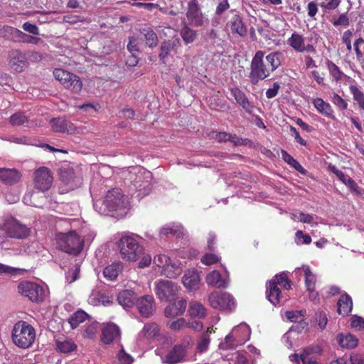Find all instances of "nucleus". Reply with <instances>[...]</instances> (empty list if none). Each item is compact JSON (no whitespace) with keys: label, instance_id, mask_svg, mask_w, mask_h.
<instances>
[{"label":"nucleus","instance_id":"8fccbe9b","mask_svg":"<svg viewBox=\"0 0 364 364\" xmlns=\"http://www.w3.org/2000/svg\"><path fill=\"white\" fill-rule=\"evenodd\" d=\"M28 122V117L24 112H18L13 114L9 118V123L12 126H21Z\"/></svg>","mask_w":364,"mask_h":364},{"label":"nucleus","instance_id":"3c124183","mask_svg":"<svg viewBox=\"0 0 364 364\" xmlns=\"http://www.w3.org/2000/svg\"><path fill=\"white\" fill-rule=\"evenodd\" d=\"M208 136L210 139H214L219 143L232 140V134L225 132L211 131L208 133Z\"/></svg>","mask_w":364,"mask_h":364},{"label":"nucleus","instance_id":"c03bdc74","mask_svg":"<svg viewBox=\"0 0 364 364\" xmlns=\"http://www.w3.org/2000/svg\"><path fill=\"white\" fill-rule=\"evenodd\" d=\"M349 90L353 100L358 103L360 109L364 111V92L357 86L353 85L349 86Z\"/></svg>","mask_w":364,"mask_h":364},{"label":"nucleus","instance_id":"473e14b6","mask_svg":"<svg viewBox=\"0 0 364 364\" xmlns=\"http://www.w3.org/2000/svg\"><path fill=\"white\" fill-rule=\"evenodd\" d=\"M188 314L191 318H204L207 315V311L205 306L200 303L191 301L188 310Z\"/></svg>","mask_w":364,"mask_h":364},{"label":"nucleus","instance_id":"20e7f679","mask_svg":"<svg viewBox=\"0 0 364 364\" xmlns=\"http://www.w3.org/2000/svg\"><path fill=\"white\" fill-rule=\"evenodd\" d=\"M55 240L58 250L74 256L78 255L84 247V238L75 231L58 233L55 236Z\"/></svg>","mask_w":364,"mask_h":364},{"label":"nucleus","instance_id":"4d7b16f0","mask_svg":"<svg viewBox=\"0 0 364 364\" xmlns=\"http://www.w3.org/2000/svg\"><path fill=\"white\" fill-rule=\"evenodd\" d=\"M331 102L333 105L341 110H345L348 107L347 102L343 99L338 94L333 93L331 97Z\"/></svg>","mask_w":364,"mask_h":364},{"label":"nucleus","instance_id":"338daca9","mask_svg":"<svg viewBox=\"0 0 364 364\" xmlns=\"http://www.w3.org/2000/svg\"><path fill=\"white\" fill-rule=\"evenodd\" d=\"M341 0H326L321 3V8L327 10H334L340 5Z\"/></svg>","mask_w":364,"mask_h":364},{"label":"nucleus","instance_id":"79ce46f5","mask_svg":"<svg viewBox=\"0 0 364 364\" xmlns=\"http://www.w3.org/2000/svg\"><path fill=\"white\" fill-rule=\"evenodd\" d=\"M326 66L329 71V74L336 82H338L342 80L343 77H346V75L341 70L338 66H337L333 62L328 60L326 62Z\"/></svg>","mask_w":364,"mask_h":364},{"label":"nucleus","instance_id":"dca6fc26","mask_svg":"<svg viewBox=\"0 0 364 364\" xmlns=\"http://www.w3.org/2000/svg\"><path fill=\"white\" fill-rule=\"evenodd\" d=\"M9 65L17 73L23 72L28 66V62L26 55L20 50H12L9 53Z\"/></svg>","mask_w":364,"mask_h":364},{"label":"nucleus","instance_id":"a18cd8bd","mask_svg":"<svg viewBox=\"0 0 364 364\" xmlns=\"http://www.w3.org/2000/svg\"><path fill=\"white\" fill-rule=\"evenodd\" d=\"M239 346L241 345L239 343L235 341L233 335L230 332L225 336L224 341L220 343L219 349L221 350H228L230 349H235Z\"/></svg>","mask_w":364,"mask_h":364},{"label":"nucleus","instance_id":"1a4fd4ad","mask_svg":"<svg viewBox=\"0 0 364 364\" xmlns=\"http://www.w3.org/2000/svg\"><path fill=\"white\" fill-rule=\"evenodd\" d=\"M208 301L213 309L224 311H232L235 308L234 297L227 292L215 291L208 296Z\"/></svg>","mask_w":364,"mask_h":364},{"label":"nucleus","instance_id":"5701e85b","mask_svg":"<svg viewBox=\"0 0 364 364\" xmlns=\"http://www.w3.org/2000/svg\"><path fill=\"white\" fill-rule=\"evenodd\" d=\"M21 173L16 168H0V181L4 184L13 185L21 178Z\"/></svg>","mask_w":364,"mask_h":364},{"label":"nucleus","instance_id":"ea45409f","mask_svg":"<svg viewBox=\"0 0 364 364\" xmlns=\"http://www.w3.org/2000/svg\"><path fill=\"white\" fill-rule=\"evenodd\" d=\"M282 158V159L289 164L291 167L294 168L295 170L299 171L301 173H305L306 170L304 167L289 154L287 153L284 149L281 150Z\"/></svg>","mask_w":364,"mask_h":364},{"label":"nucleus","instance_id":"774afa93","mask_svg":"<svg viewBox=\"0 0 364 364\" xmlns=\"http://www.w3.org/2000/svg\"><path fill=\"white\" fill-rule=\"evenodd\" d=\"M353 36V31L350 30L346 31L342 36V41L343 43L346 44V48L348 50H351L352 45H351V38Z\"/></svg>","mask_w":364,"mask_h":364},{"label":"nucleus","instance_id":"e433bc0d","mask_svg":"<svg viewBox=\"0 0 364 364\" xmlns=\"http://www.w3.org/2000/svg\"><path fill=\"white\" fill-rule=\"evenodd\" d=\"M305 277V286L307 291H313L316 289V277L311 272L309 266L302 267Z\"/></svg>","mask_w":364,"mask_h":364},{"label":"nucleus","instance_id":"f3484780","mask_svg":"<svg viewBox=\"0 0 364 364\" xmlns=\"http://www.w3.org/2000/svg\"><path fill=\"white\" fill-rule=\"evenodd\" d=\"M177 286L171 281H161L156 287V294L161 300H168L176 296Z\"/></svg>","mask_w":364,"mask_h":364},{"label":"nucleus","instance_id":"bb28decb","mask_svg":"<svg viewBox=\"0 0 364 364\" xmlns=\"http://www.w3.org/2000/svg\"><path fill=\"white\" fill-rule=\"evenodd\" d=\"M235 341L240 345L245 343L250 337V329L246 324H240L235 327L232 331Z\"/></svg>","mask_w":364,"mask_h":364},{"label":"nucleus","instance_id":"e2e57ef3","mask_svg":"<svg viewBox=\"0 0 364 364\" xmlns=\"http://www.w3.org/2000/svg\"><path fill=\"white\" fill-rule=\"evenodd\" d=\"M201 262L205 265H211L218 263L220 258L215 254L206 253L200 259Z\"/></svg>","mask_w":364,"mask_h":364},{"label":"nucleus","instance_id":"a19ab883","mask_svg":"<svg viewBox=\"0 0 364 364\" xmlns=\"http://www.w3.org/2000/svg\"><path fill=\"white\" fill-rule=\"evenodd\" d=\"M206 282L208 285H211L217 288L224 287V282L222 280L221 274L217 270H214L207 275Z\"/></svg>","mask_w":364,"mask_h":364},{"label":"nucleus","instance_id":"9b49d317","mask_svg":"<svg viewBox=\"0 0 364 364\" xmlns=\"http://www.w3.org/2000/svg\"><path fill=\"white\" fill-rule=\"evenodd\" d=\"M53 183V174L47 167L42 166L33 173V185L36 189L41 192L48 191Z\"/></svg>","mask_w":364,"mask_h":364},{"label":"nucleus","instance_id":"2eb2a0df","mask_svg":"<svg viewBox=\"0 0 364 364\" xmlns=\"http://www.w3.org/2000/svg\"><path fill=\"white\" fill-rule=\"evenodd\" d=\"M105 205L111 211L121 210L124 207V196L118 189L109 191L105 199Z\"/></svg>","mask_w":364,"mask_h":364},{"label":"nucleus","instance_id":"864d4df0","mask_svg":"<svg viewBox=\"0 0 364 364\" xmlns=\"http://www.w3.org/2000/svg\"><path fill=\"white\" fill-rule=\"evenodd\" d=\"M171 51H174V50L171 46V44L167 41H164L161 43L160 46V53L159 54V59L164 63H166V58L169 55Z\"/></svg>","mask_w":364,"mask_h":364},{"label":"nucleus","instance_id":"2f4dec72","mask_svg":"<svg viewBox=\"0 0 364 364\" xmlns=\"http://www.w3.org/2000/svg\"><path fill=\"white\" fill-rule=\"evenodd\" d=\"M55 349L62 353H70L77 349V345L72 339L58 338L55 341Z\"/></svg>","mask_w":364,"mask_h":364},{"label":"nucleus","instance_id":"a878e982","mask_svg":"<svg viewBox=\"0 0 364 364\" xmlns=\"http://www.w3.org/2000/svg\"><path fill=\"white\" fill-rule=\"evenodd\" d=\"M312 104L320 114L331 119H336L333 114V109L331 105L328 102H326L323 99L316 97L313 100Z\"/></svg>","mask_w":364,"mask_h":364},{"label":"nucleus","instance_id":"c9c22d12","mask_svg":"<svg viewBox=\"0 0 364 364\" xmlns=\"http://www.w3.org/2000/svg\"><path fill=\"white\" fill-rule=\"evenodd\" d=\"M140 33L143 36L145 43L149 48H154L158 44V36L151 28H144L140 30Z\"/></svg>","mask_w":364,"mask_h":364},{"label":"nucleus","instance_id":"39448f33","mask_svg":"<svg viewBox=\"0 0 364 364\" xmlns=\"http://www.w3.org/2000/svg\"><path fill=\"white\" fill-rule=\"evenodd\" d=\"M31 228L14 217H9L0 223V233L4 237L24 240L31 235Z\"/></svg>","mask_w":364,"mask_h":364},{"label":"nucleus","instance_id":"680f3d73","mask_svg":"<svg viewBox=\"0 0 364 364\" xmlns=\"http://www.w3.org/2000/svg\"><path fill=\"white\" fill-rule=\"evenodd\" d=\"M117 360L120 364H132L133 358L127 353L123 348H122L117 353Z\"/></svg>","mask_w":364,"mask_h":364},{"label":"nucleus","instance_id":"f03ea898","mask_svg":"<svg viewBox=\"0 0 364 364\" xmlns=\"http://www.w3.org/2000/svg\"><path fill=\"white\" fill-rule=\"evenodd\" d=\"M117 247L123 259L129 262L140 259L138 264L139 268L148 267L151 264V256L145 253L144 247L133 235H123L117 242Z\"/></svg>","mask_w":364,"mask_h":364},{"label":"nucleus","instance_id":"72a5a7b5","mask_svg":"<svg viewBox=\"0 0 364 364\" xmlns=\"http://www.w3.org/2000/svg\"><path fill=\"white\" fill-rule=\"evenodd\" d=\"M213 332H214L213 328L208 327L206 331L201 335L196 345L198 353H203L208 350L210 343V336Z\"/></svg>","mask_w":364,"mask_h":364},{"label":"nucleus","instance_id":"603ef678","mask_svg":"<svg viewBox=\"0 0 364 364\" xmlns=\"http://www.w3.org/2000/svg\"><path fill=\"white\" fill-rule=\"evenodd\" d=\"M100 328L98 322H92L87 325L84 330L83 336L86 338L94 339L95 338Z\"/></svg>","mask_w":364,"mask_h":364},{"label":"nucleus","instance_id":"f8f14e48","mask_svg":"<svg viewBox=\"0 0 364 364\" xmlns=\"http://www.w3.org/2000/svg\"><path fill=\"white\" fill-rule=\"evenodd\" d=\"M154 263L161 268V274L168 278H174L181 273L179 267L176 264H173L171 262V259L166 255L160 254L156 255L154 258Z\"/></svg>","mask_w":364,"mask_h":364},{"label":"nucleus","instance_id":"5fc2aeb1","mask_svg":"<svg viewBox=\"0 0 364 364\" xmlns=\"http://www.w3.org/2000/svg\"><path fill=\"white\" fill-rule=\"evenodd\" d=\"M230 364H250L247 358L240 352L236 351L227 358Z\"/></svg>","mask_w":364,"mask_h":364},{"label":"nucleus","instance_id":"0e129e2a","mask_svg":"<svg viewBox=\"0 0 364 364\" xmlns=\"http://www.w3.org/2000/svg\"><path fill=\"white\" fill-rule=\"evenodd\" d=\"M160 234L162 235H166V236H167L168 235H175L176 237H180L182 235V232H181V228L178 227L175 228V227L168 226V227L163 228L160 230Z\"/></svg>","mask_w":364,"mask_h":364},{"label":"nucleus","instance_id":"de8ad7c7","mask_svg":"<svg viewBox=\"0 0 364 364\" xmlns=\"http://www.w3.org/2000/svg\"><path fill=\"white\" fill-rule=\"evenodd\" d=\"M269 282H274L277 287L280 285L287 290L291 287V282L288 279L287 275L284 272L275 275Z\"/></svg>","mask_w":364,"mask_h":364},{"label":"nucleus","instance_id":"6ab92c4d","mask_svg":"<svg viewBox=\"0 0 364 364\" xmlns=\"http://www.w3.org/2000/svg\"><path fill=\"white\" fill-rule=\"evenodd\" d=\"M139 314L145 318L153 315L155 311L154 299L152 296L146 295L136 299V301Z\"/></svg>","mask_w":364,"mask_h":364},{"label":"nucleus","instance_id":"7ed1b4c3","mask_svg":"<svg viewBox=\"0 0 364 364\" xmlns=\"http://www.w3.org/2000/svg\"><path fill=\"white\" fill-rule=\"evenodd\" d=\"M11 339L19 348H29L35 341L36 330L28 322L18 321L13 326Z\"/></svg>","mask_w":364,"mask_h":364},{"label":"nucleus","instance_id":"bf43d9fd","mask_svg":"<svg viewBox=\"0 0 364 364\" xmlns=\"http://www.w3.org/2000/svg\"><path fill=\"white\" fill-rule=\"evenodd\" d=\"M168 325L171 330L179 331L187 327V321L184 318H180L168 322Z\"/></svg>","mask_w":364,"mask_h":364},{"label":"nucleus","instance_id":"7c9ffc66","mask_svg":"<svg viewBox=\"0 0 364 364\" xmlns=\"http://www.w3.org/2000/svg\"><path fill=\"white\" fill-rule=\"evenodd\" d=\"M123 267L121 262H113L104 269L103 275L108 280L114 281L122 272Z\"/></svg>","mask_w":364,"mask_h":364},{"label":"nucleus","instance_id":"b1692460","mask_svg":"<svg viewBox=\"0 0 364 364\" xmlns=\"http://www.w3.org/2000/svg\"><path fill=\"white\" fill-rule=\"evenodd\" d=\"M187 306V301L181 299L170 305L167 306L164 310L166 317H175L182 315Z\"/></svg>","mask_w":364,"mask_h":364},{"label":"nucleus","instance_id":"49530a36","mask_svg":"<svg viewBox=\"0 0 364 364\" xmlns=\"http://www.w3.org/2000/svg\"><path fill=\"white\" fill-rule=\"evenodd\" d=\"M338 341L341 347L346 348H353L358 343L357 338L352 334H348L344 337L339 336Z\"/></svg>","mask_w":364,"mask_h":364},{"label":"nucleus","instance_id":"9d476101","mask_svg":"<svg viewBox=\"0 0 364 364\" xmlns=\"http://www.w3.org/2000/svg\"><path fill=\"white\" fill-rule=\"evenodd\" d=\"M18 292L30 301L39 303L44 300L45 291L41 285L31 282H22L18 285Z\"/></svg>","mask_w":364,"mask_h":364},{"label":"nucleus","instance_id":"6e6552de","mask_svg":"<svg viewBox=\"0 0 364 364\" xmlns=\"http://www.w3.org/2000/svg\"><path fill=\"white\" fill-rule=\"evenodd\" d=\"M322 353V348L318 346H309L303 348L301 353H293L289 355V360L295 364H320L316 358Z\"/></svg>","mask_w":364,"mask_h":364},{"label":"nucleus","instance_id":"cd10ccee","mask_svg":"<svg viewBox=\"0 0 364 364\" xmlns=\"http://www.w3.org/2000/svg\"><path fill=\"white\" fill-rule=\"evenodd\" d=\"M229 26L232 33H237L241 37L247 35V28L240 15H234L229 22Z\"/></svg>","mask_w":364,"mask_h":364},{"label":"nucleus","instance_id":"412c9836","mask_svg":"<svg viewBox=\"0 0 364 364\" xmlns=\"http://www.w3.org/2000/svg\"><path fill=\"white\" fill-rule=\"evenodd\" d=\"M52 130L55 132L73 134L76 127L70 121L63 117L53 118L50 120Z\"/></svg>","mask_w":364,"mask_h":364},{"label":"nucleus","instance_id":"0eeeda50","mask_svg":"<svg viewBox=\"0 0 364 364\" xmlns=\"http://www.w3.org/2000/svg\"><path fill=\"white\" fill-rule=\"evenodd\" d=\"M53 75L65 88L70 90L72 92L78 94L82 90V82L75 74L63 69L55 68L53 71Z\"/></svg>","mask_w":364,"mask_h":364},{"label":"nucleus","instance_id":"4468645a","mask_svg":"<svg viewBox=\"0 0 364 364\" xmlns=\"http://www.w3.org/2000/svg\"><path fill=\"white\" fill-rule=\"evenodd\" d=\"M287 43L296 52L316 53V50L312 44H306L305 38L296 32H294L287 39Z\"/></svg>","mask_w":364,"mask_h":364},{"label":"nucleus","instance_id":"69168bd1","mask_svg":"<svg viewBox=\"0 0 364 364\" xmlns=\"http://www.w3.org/2000/svg\"><path fill=\"white\" fill-rule=\"evenodd\" d=\"M127 49L132 53V55H136L139 53V43L134 37H130L127 45Z\"/></svg>","mask_w":364,"mask_h":364},{"label":"nucleus","instance_id":"423d86ee","mask_svg":"<svg viewBox=\"0 0 364 364\" xmlns=\"http://www.w3.org/2000/svg\"><path fill=\"white\" fill-rule=\"evenodd\" d=\"M193 340L191 337L184 338L181 343L174 345L162 358L163 363L177 364L185 360L188 350L193 346Z\"/></svg>","mask_w":364,"mask_h":364},{"label":"nucleus","instance_id":"c756f323","mask_svg":"<svg viewBox=\"0 0 364 364\" xmlns=\"http://www.w3.org/2000/svg\"><path fill=\"white\" fill-rule=\"evenodd\" d=\"M266 296L267 299L274 306L278 304L280 301L281 291L278 287H277L274 282H268L266 284Z\"/></svg>","mask_w":364,"mask_h":364},{"label":"nucleus","instance_id":"f257e3e1","mask_svg":"<svg viewBox=\"0 0 364 364\" xmlns=\"http://www.w3.org/2000/svg\"><path fill=\"white\" fill-rule=\"evenodd\" d=\"M264 52L257 50L250 63L249 80L252 85H256L259 81L269 77L272 73L282 65L284 58L280 51L272 52L266 55L264 60Z\"/></svg>","mask_w":364,"mask_h":364},{"label":"nucleus","instance_id":"393cba45","mask_svg":"<svg viewBox=\"0 0 364 364\" xmlns=\"http://www.w3.org/2000/svg\"><path fill=\"white\" fill-rule=\"evenodd\" d=\"M136 294L132 290L125 289L120 291L117 296L118 303L124 308L132 307L136 301Z\"/></svg>","mask_w":364,"mask_h":364},{"label":"nucleus","instance_id":"6e6d98bb","mask_svg":"<svg viewBox=\"0 0 364 364\" xmlns=\"http://www.w3.org/2000/svg\"><path fill=\"white\" fill-rule=\"evenodd\" d=\"M305 311H287L285 312V316L291 322H298L304 316Z\"/></svg>","mask_w":364,"mask_h":364},{"label":"nucleus","instance_id":"aec40b11","mask_svg":"<svg viewBox=\"0 0 364 364\" xmlns=\"http://www.w3.org/2000/svg\"><path fill=\"white\" fill-rule=\"evenodd\" d=\"M231 95L235 98L236 102L248 114H252L255 106L248 97L246 96L244 92L240 88L235 87L230 88Z\"/></svg>","mask_w":364,"mask_h":364},{"label":"nucleus","instance_id":"58836bf2","mask_svg":"<svg viewBox=\"0 0 364 364\" xmlns=\"http://www.w3.org/2000/svg\"><path fill=\"white\" fill-rule=\"evenodd\" d=\"M141 333L148 339L154 338L159 336L160 328L156 323H148L144 326Z\"/></svg>","mask_w":364,"mask_h":364},{"label":"nucleus","instance_id":"4be33fe9","mask_svg":"<svg viewBox=\"0 0 364 364\" xmlns=\"http://www.w3.org/2000/svg\"><path fill=\"white\" fill-rule=\"evenodd\" d=\"M184 287L190 290H197L200 288V278L198 272L195 269L186 271L182 278Z\"/></svg>","mask_w":364,"mask_h":364},{"label":"nucleus","instance_id":"a211bd4d","mask_svg":"<svg viewBox=\"0 0 364 364\" xmlns=\"http://www.w3.org/2000/svg\"><path fill=\"white\" fill-rule=\"evenodd\" d=\"M120 337V329L114 323H107L102 329L101 341L106 345H109L114 341H119Z\"/></svg>","mask_w":364,"mask_h":364},{"label":"nucleus","instance_id":"052dcab7","mask_svg":"<svg viewBox=\"0 0 364 364\" xmlns=\"http://www.w3.org/2000/svg\"><path fill=\"white\" fill-rule=\"evenodd\" d=\"M332 24L336 26H348L350 25V19L346 13L341 14L338 18H333L331 21Z\"/></svg>","mask_w":364,"mask_h":364},{"label":"nucleus","instance_id":"f704fd0d","mask_svg":"<svg viewBox=\"0 0 364 364\" xmlns=\"http://www.w3.org/2000/svg\"><path fill=\"white\" fill-rule=\"evenodd\" d=\"M21 31L12 26H4L0 28V36L4 38L18 43Z\"/></svg>","mask_w":364,"mask_h":364},{"label":"nucleus","instance_id":"09e8293b","mask_svg":"<svg viewBox=\"0 0 364 364\" xmlns=\"http://www.w3.org/2000/svg\"><path fill=\"white\" fill-rule=\"evenodd\" d=\"M356 59L360 63H364V38L360 37L353 43Z\"/></svg>","mask_w":364,"mask_h":364},{"label":"nucleus","instance_id":"13d9d810","mask_svg":"<svg viewBox=\"0 0 364 364\" xmlns=\"http://www.w3.org/2000/svg\"><path fill=\"white\" fill-rule=\"evenodd\" d=\"M41 41V38L31 35H28L21 31L18 43L38 44Z\"/></svg>","mask_w":364,"mask_h":364},{"label":"nucleus","instance_id":"37998d69","mask_svg":"<svg viewBox=\"0 0 364 364\" xmlns=\"http://www.w3.org/2000/svg\"><path fill=\"white\" fill-rule=\"evenodd\" d=\"M87 317L88 315L87 313L84 311L78 310L71 315L68 319V322L72 328H75L80 325V323L84 322Z\"/></svg>","mask_w":364,"mask_h":364},{"label":"nucleus","instance_id":"4c0bfd02","mask_svg":"<svg viewBox=\"0 0 364 364\" xmlns=\"http://www.w3.org/2000/svg\"><path fill=\"white\" fill-rule=\"evenodd\" d=\"M180 35L185 44L188 45L195 41L197 38V31L191 28L186 23L181 28Z\"/></svg>","mask_w":364,"mask_h":364},{"label":"nucleus","instance_id":"c85d7f7f","mask_svg":"<svg viewBox=\"0 0 364 364\" xmlns=\"http://www.w3.org/2000/svg\"><path fill=\"white\" fill-rule=\"evenodd\" d=\"M353 308V301L351 297L347 294H343L337 302V312L343 316H348Z\"/></svg>","mask_w":364,"mask_h":364},{"label":"nucleus","instance_id":"ddd939ff","mask_svg":"<svg viewBox=\"0 0 364 364\" xmlns=\"http://www.w3.org/2000/svg\"><path fill=\"white\" fill-rule=\"evenodd\" d=\"M186 17L190 25L200 27L204 23V17L200 11L198 0H190L188 3Z\"/></svg>","mask_w":364,"mask_h":364}]
</instances>
